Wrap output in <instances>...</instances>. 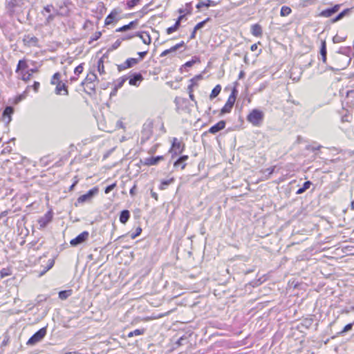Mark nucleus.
I'll use <instances>...</instances> for the list:
<instances>
[{"instance_id":"58836bf2","label":"nucleus","mask_w":354,"mask_h":354,"mask_svg":"<svg viewBox=\"0 0 354 354\" xmlns=\"http://www.w3.org/2000/svg\"><path fill=\"white\" fill-rule=\"evenodd\" d=\"M60 76H61V75H60V73H55L53 75V77H52V78H51L50 84H57L59 82H61V81L59 80V79H60Z\"/></svg>"},{"instance_id":"69168bd1","label":"nucleus","mask_w":354,"mask_h":354,"mask_svg":"<svg viewBox=\"0 0 354 354\" xmlns=\"http://www.w3.org/2000/svg\"><path fill=\"white\" fill-rule=\"evenodd\" d=\"M333 41L334 42H339V41H341V40L337 36H335L333 37Z\"/></svg>"},{"instance_id":"4468645a","label":"nucleus","mask_w":354,"mask_h":354,"mask_svg":"<svg viewBox=\"0 0 354 354\" xmlns=\"http://www.w3.org/2000/svg\"><path fill=\"white\" fill-rule=\"evenodd\" d=\"M56 88H55V93L57 95H62V92L64 91V93L63 95H68V92L67 90V86L64 83H62L61 82H59L57 84H56Z\"/></svg>"},{"instance_id":"72a5a7b5","label":"nucleus","mask_w":354,"mask_h":354,"mask_svg":"<svg viewBox=\"0 0 354 354\" xmlns=\"http://www.w3.org/2000/svg\"><path fill=\"white\" fill-rule=\"evenodd\" d=\"M174 181V178H171L170 179L162 180L160 185V189H162V190L165 189Z\"/></svg>"},{"instance_id":"412c9836","label":"nucleus","mask_w":354,"mask_h":354,"mask_svg":"<svg viewBox=\"0 0 354 354\" xmlns=\"http://www.w3.org/2000/svg\"><path fill=\"white\" fill-rule=\"evenodd\" d=\"M130 218V212L127 209L122 210L120 215V221L122 224H125Z\"/></svg>"},{"instance_id":"79ce46f5","label":"nucleus","mask_w":354,"mask_h":354,"mask_svg":"<svg viewBox=\"0 0 354 354\" xmlns=\"http://www.w3.org/2000/svg\"><path fill=\"white\" fill-rule=\"evenodd\" d=\"M140 0H131V1H129L127 3V6L128 8L131 9L133 7H135L140 2Z\"/></svg>"},{"instance_id":"13d9d810","label":"nucleus","mask_w":354,"mask_h":354,"mask_svg":"<svg viewBox=\"0 0 354 354\" xmlns=\"http://www.w3.org/2000/svg\"><path fill=\"white\" fill-rule=\"evenodd\" d=\"M147 7H148V5H146L145 6L142 10H140V12L142 14V15H145L147 12Z\"/></svg>"},{"instance_id":"f8f14e48","label":"nucleus","mask_w":354,"mask_h":354,"mask_svg":"<svg viewBox=\"0 0 354 354\" xmlns=\"http://www.w3.org/2000/svg\"><path fill=\"white\" fill-rule=\"evenodd\" d=\"M184 150V145H182L180 142L178 140L177 138H174L172 142V149L171 151H174L175 154H179L182 153Z\"/></svg>"},{"instance_id":"a19ab883","label":"nucleus","mask_w":354,"mask_h":354,"mask_svg":"<svg viewBox=\"0 0 354 354\" xmlns=\"http://www.w3.org/2000/svg\"><path fill=\"white\" fill-rule=\"evenodd\" d=\"M209 20V18H207L206 19L203 20V21H201L199 23H198L195 27L194 28V30H200L202 28L204 27L205 24Z\"/></svg>"},{"instance_id":"774afa93","label":"nucleus","mask_w":354,"mask_h":354,"mask_svg":"<svg viewBox=\"0 0 354 354\" xmlns=\"http://www.w3.org/2000/svg\"><path fill=\"white\" fill-rule=\"evenodd\" d=\"M135 35H128L124 38H122L123 40H127V39H130L131 38H133Z\"/></svg>"},{"instance_id":"4d7b16f0","label":"nucleus","mask_w":354,"mask_h":354,"mask_svg":"<svg viewBox=\"0 0 354 354\" xmlns=\"http://www.w3.org/2000/svg\"><path fill=\"white\" fill-rule=\"evenodd\" d=\"M154 160H156V165L159 162V161L163 160V156H158L156 157H153Z\"/></svg>"},{"instance_id":"603ef678","label":"nucleus","mask_w":354,"mask_h":354,"mask_svg":"<svg viewBox=\"0 0 354 354\" xmlns=\"http://www.w3.org/2000/svg\"><path fill=\"white\" fill-rule=\"evenodd\" d=\"M32 86L35 92H37L40 86V84L38 82H35Z\"/></svg>"},{"instance_id":"680f3d73","label":"nucleus","mask_w":354,"mask_h":354,"mask_svg":"<svg viewBox=\"0 0 354 354\" xmlns=\"http://www.w3.org/2000/svg\"><path fill=\"white\" fill-rule=\"evenodd\" d=\"M196 31L197 30H194V29L193 30V31H192V32L191 33V35H190V39H194L196 37Z\"/></svg>"},{"instance_id":"6e6552de","label":"nucleus","mask_w":354,"mask_h":354,"mask_svg":"<svg viewBox=\"0 0 354 354\" xmlns=\"http://www.w3.org/2000/svg\"><path fill=\"white\" fill-rule=\"evenodd\" d=\"M97 192L98 189L96 187L90 189L86 194L80 196L77 198V203H83L84 202L90 201L93 197V196L97 193Z\"/></svg>"},{"instance_id":"1a4fd4ad","label":"nucleus","mask_w":354,"mask_h":354,"mask_svg":"<svg viewBox=\"0 0 354 354\" xmlns=\"http://www.w3.org/2000/svg\"><path fill=\"white\" fill-rule=\"evenodd\" d=\"M340 6H341L339 4H336L332 8L324 10L320 12L319 16L326 17V18L330 17L335 13H336L339 11Z\"/></svg>"},{"instance_id":"864d4df0","label":"nucleus","mask_w":354,"mask_h":354,"mask_svg":"<svg viewBox=\"0 0 354 354\" xmlns=\"http://www.w3.org/2000/svg\"><path fill=\"white\" fill-rule=\"evenodd\" d=\"M74 182L71 185V186L70 187V190H73L74 187L76 185V184L78 183V179H77V176H75L74 177Z\"/></svg>"},{"instance_id":"f03ea898","label":"nucleus","mask_w":354,"mask_h":354,"mask_svg":"<svg viewBox=\"0 0 354 354\" xmlns=\"http://www.w3.org/2000/svg\"><path fill=\"white\" fill-rule=\"evenodd\" d=\"M41 14L45 17L44 26L49 25L55 17L59 15V11L52 4L46 6L41 11Z\"/></svg>"},{"instance_id":"2eb2a0df","label":"nucleus","mask_w":354,"mask_h":354,"mask_svg":"<svg viewBox=\"0 0 354 354\" xmlns=\"http://www.w3.org/2000/svg\"><path fill=\"white\" fill-rule=\"evenodd\" d=\"M184 42L181 41L179 44H177L176 45L172 46L169 49L164 50L161 54L160 57H165L168 55L170 53H175L178 49H179L180 47H183L184 46Z\"/></svg>"},{"instance_id":"f704fd0d","label":"nucleus","mask_w":354,"mask_h":354,"mask_svg":"<svg viewBox=\"0 0 354 354\" xmlns=\"http://www.w3.org/2000/svg\"><path fill=\"white\" fill-rule=\"evenodd\" d=\"M126 65L129 68L135 66L139 62V59L137 58H129L126 61Z\"/></svg>"},{"instance_id":"393cba45","label":"nucleus","mask_w":354,"mask_h":354,"mask_svg":"<svg viewBox=\"0 0 354 354\" xmlns=\"http://www.w3.org/2000/svg\"><path fill=\"white\" fill-rule=\"evenodd\" d=\"M72 294H73V290L71 289L62 290V291L59 292V298L62 300H65L67 298H68L70 296H71Z\"/></svg>"},{"instance_id":"2f4dec72","label":"nucleus","mask_w":354,"mask_h":354,"mask_svg":"<svg viewBox=\"0 0 354 354\" xmlns=\"http://www.w3.org/2000/svg\"><path fill=\"white\" fill-rule=\"evenodd\" d=\"M145 333V328L136 329L133 331H131V332L129 333L128 337H132L133 336L142 335Z\"/></svg>"},{"instance_id":"4be33fe9","label":"nucleus","mask_w":354,"mask_h":354,"mask_svg":"<svg viewBox=\"0 0 354 354\" xmlns=\"http://www.w3.org/2000/svg\"><path fill=\"white\" fill-rule=\"evenodd\" d=\"M138 24V21L135 20L133 21H131L129 24L124 25L116 30V32H124L127 30H129L130 29H132L134 28V26Z\"/></svg>"},{"instance_id":"473e14b6","label":"nucleus","mask_w":354,"mask_h":354,"mask_svg":"<svg viewBox=\"0 0 354 354\" xmlns=\"http://www.w3.org/2000/svg\"><path fill=\"white\" fill-rule=\"evenodd\" d=\"M292 12V10L290 7L283 6L281 8L280 15L281 17L288 16Z\"/></svg>"},{"instance_id":"338daca9","label":"nucleus","mask_w":354,"mask_h":354,"mask_svg":"<svg viewBox=\"0 0 354 354\" xmlns=\"http://www.w3.org/2000/svg\"><path fill=\"white\" fill-rule=\"evenodd\" d=\"M189 98L192 101H194L195 100V98H194V95H193L192 93H189Z\"/></svg>"},{"instance_id":"cd10ccee","label":"nucleus","mask_w":354,"mask_h":354,"mask_svg":"<svg viewBox=\"0 0 354 354\" xmlns=\"http://www.w3.org/2000/svg\"><path fill=\"white\" fill-rule=\"evenodd\" d=\"M311 182L308 180V181H306L304 182V183L303 184L302 187H300L297 192H296V194H303L304 192H305L308 189L310 188V185H311Z\"/></svg>"},{"instance_id":"49530a36","label":"nucleus","mask_w":354,"mask_h":354,"mask_svg":"<svg viewBox=\"0 0 354 354\" xmlns=\"http://www.w3.org/2000/svg\"><path fill=\"white\" fill-rule=\"evenodd\" d=\"M352 327H353V324H346L344 326V328H343V330L341 331V333H346V332H348V331L351 330L352 329Z\"/></svg>"},{"instance_id":"b1692460","label":"nucleus","mask_w":354,"mask_h":354,"mask_svg":"<svg viewBox=\"0 0 354 354\" xmlns=\"http://www.w3.org/2000/svg\"><path fill=\"white\" fill-rule=\"evenodd\" d=\"M320 54H321L322 59L323 62L326 63V62L327 50H326V44L325 41H322V45H321V48H320Z\"/></svg>"},{"instance_id":"0e129e2a","label":"nucleus","mask_w":354,"mask_h":354,"mask_svg":"<svg viewBox=\"0 0 354 354\" xmlns=\"http://www.w3.org/2000/svg\"><path fill=\"white\" fill-rule=\"evenodd\" d=\"M101 36L100 32H95V37L93 39V40H97Z\"/></svg>"},{"instance_id":"9b49d317","label":"nucleus","mask_w":354,"mask_h":354,"mask_svg":"<svg viewBox=\"0 0 354 354\" xmlns=\"http://www.w3.org/2000/svg\"><path fill=\"white\" fill-rule=\"evenodd\" d=\"M53 215L50 212H48L44 216L38 220L40 227H45L52 220Z\"/></svg>"},{"instance_id":"6ab92c4d","label":"nucleus","mask_w":354,"mask_h":354,"mask_svg":"<svg viewBox=\"0 0 354 354\" xmlns=\"http://www.w3.org/2000/svg\"><path fill=\"white\" fill-rule=\"evenodd\" d=\"M251 33L255 37H261L263 34L261 26L258 24L252 25L251 26Z\"/></svg>"},{"instance_id":"5fc2aeb1","label":"nucleus","mask_w":354,"mask_h":354,"mask_svg":"<svg viewBox=\"0 0 354 354\" xmlns=\"http://www.w3.org/2000/svg\"><path fill=\"white\" fill-rule=\"evenodd\" d=\"M147 51L139 52V53H138V55L140 56V59H139V61H140V60H141V59H142L145 57V55H147Z\"/></svg>"},{"instance_id":"4c0bfd02","label":"nucleus","mask_w":354,"mask_h":354,"mask_svg":"<svg viewBox=\"0 0 354 354\" xmlns=\"http://www.w3.org/2000/svg\"><path fill=\"white\" fill-rule=\"evenodd\" d=\"M97 71L101 75L105 73L104 62L102 58L100 59L97 62Z\"/></svg>"},{"instance_id":"052dcab7","label":"nucleus","mask_w":354,"mask_h":354,"mask_svg":"<svg viewBox=\"0 0 354 354\" xmlns=\"http://www.w3.org/2000/svg\"><path fill=\"white\" fill-rule=\"evenodd\" d=\"M135 190H136V185H134L131 189H130V194L131 196H134L135 195Z\"/></svg>"},{"instance_id":"37998d69","label":"nucleus","mask_w":354,"mask_h":354,"mask_svg":"<svg viewBox=\"0 0 354 354\" xmlns=\"http://www.w3.org/2000/svg\"><path fill=\"white\" fill-rule=\"evenodd\" d=\"M83 64H81L80 65H78L74 70V73L77 75H80L82 73L83 71Z\"/></svg>"},{"instance_id":"39448f33","label":"nucleus","mask_w":354,"mask_h":354,"mask_svg":"<svg viewBox=\"0 0 354 354\" xmlns=\"http://www.w3.org/2000/svg\"><path fill=\"white\" fill-rule=\"evenodd\" d=\"M235 91H236V90L234 89L232 91V93L230 94V95L229 96L227 101L226 102L225 104L221 110V115L228 113L231 111V110L234 104V102L236 101V95L234 93Z\"/></svg>"},{"instance_id":"bb28decb","label":"nucleus","mask_w":354,"mask_h":354,"mask_svg":"<svg viewBox=\"0 0 354 354\" xmlns=\"http://www.w3.org/2000/svg\"><path fill=\"white\" fill-rule=\"evenodd\" d=\"M350 12V9H345L341 12H339L335 18H333L331 21L332 23H335L342 19H343L347 13Z\"/></svg>"},{"instance_id":"6e6d98bb","label":"nucleus","mask_w":354,"mask_h":354,"mask_svg":"<svg viewBox=\"0 0 354 354\" xmlns=\"http://www.w3.org/2000/svg\"><path fill=\"white\" fill-rule=\"evenodd\" d=\"M353 95H354V91H349L347 92V96H346V99L348 100L347 103H348V99L351 97H353Z\"/></svg>"},{"instance_id":"9d476101","label":"nucleus","mask_w":354,"mask_h":354,"mask_svg":"<svg viewBox=\"0 0 354 354\" xmlns=\"http://www.w3.org/2000/svg\"><path fill=\"white\" fill-rule=\"evenodd\" d=\"M143 80V77L140 73H133L129 78V84L131 86H138Z\"/></svg>"},{"instance_id":"a211bd4d","label":"nucleus","mask_w":354,"mask_h":354,"mask_svg":"<svg viewBox=\"0 0 354 354\" xmlns=\"http://www.w3.org/2000/svg\"><path fill=\"white\" fill-rule=\"evenodd\" d=\"M14 110L12 106H7L4 109L3 112V118L6 122H10L11 121V115L13 113Z\"/></svg>"},{"instance_id":"c85d7f7f","label":"nucleus","mask_w":354,"mask_h":354,"mask_svg":"<svg viewBox=\"0 0 354 354\" xmlns=\"http://www.w3.org/2000/svg\"><path fill=\"white\" fill-rule=\"evenodd\" d=\"M28 68V64L25 59H21L19 61L17 68H16V73H18L21 70H24Z\"/></svg>"},{"instance_id":"e433bc0d","label":"nucleus","mask_w":354,"mask_h":354,"mask_svg":"<svg viewBox=\"0 0 354 354\" xmlns=\"http://www.w3.org/2000/svg\"><path fill=\"white\" fill-rule=\"evenodd\" d=\"M179 26H180L179 20H177L173 26L169 27L167 29V33L168 35L173 33L174 32L176 31L178 29Z\"/></svg>"},{"instance_id":"8fccbe9b","label":"nucleus","mask_w":354,"mask_h":354,"mask_svg":"<svg viewBox=\"0 0 354 354\" xmlns=\"http://www.w3.org/2000/svg\"><path fill=\"white\" fill-rule=\"evenodd\" d=\"M121 44V41L120 39L116 40L112 45V49L118 48Z\"/></svg>"},{"instance_id":"f3484780","label":"nucleus","mask_w":354,"mask_h":354,"mask_svg":"<svg viewBox=\"0 0 354 354\" xmlns=\"http://www.w3.org/2000/svg\"><path fill=\"white\" fill-rule=\"evenodd\" d=\"M136 36L140 37L144 44L147 45L151 44V37L147 32H137Z\"/></svg>"},{"instance_id":"dca6fc26","label":"nucleus","mask_w":354,"mask_h":354,"mask_svg":"<svg viewBox=\"0 0 354 354\" xmlns=\"http://www.w3.org/2000/svg\"><path fill=\"white\" fill-rule=\"evenodd\" d=\"M188 159V156L183 155L180 156L177 160L174 162V166L175 167H180L182 169H185L186 166V161Z\"/></svg>"},{"instance_id":"ddd939ff","label":"nucleus","mask_w":354,"mask_h":354,"mask_svg":"<svg viewBox=\"0 0 354 354\" xmlns=\"http://www.w3.org/2000/svg\"><path fill=\"white\" fill-rule=\"evenodd\" d=\"M225 122L224 120H221L217 122L216 124L212 126L209 129V132L212 134H215L217 132L223 130L225 127Z\"/></svg>"},{"instance_id":"aec40b11","label":"nucleus","mask_w":354,"mask_h":354,"mask_svg":"<svg viewBox=\"0 0 354 354\" xmlns=\"http://www.w3.org/2000/svg\"><path fill=\"white\" fill-rule=\"evenodd\" d=\"M217 5V3L212 1V0H206L205 1H199L198 4L196 5V8L201 9L202 7H206L209 8L210 6H216Z\"/></svg>"},{"instance_id":"7ed1b4c3","label":"nucleus","mask_w":354,"mask_h":354,"mask_svg":"<svg viewBox=\"0 0 354 354\" xmlns=\"http://www.w3.org/2000/svg\"><path fill=\"white\" fill-rule=\"evenodd\" d=\"M24 6V0H9L7 2V9L10 14L21 12Z\"/></svg>"},{"instance_id":"0eeeda50","label":"nucleus","mask_w":354,"mask_h":354,"mask_svg":"<svg viewBox=\"0 0 354 354\" xmlns=\"http://www.w3.org/2000/svg\"><path fill=\"white\" fill-rule=\"evenodd\" d=\"M122 12L121 9L115 8L113 9L110 14L106 17L104 24L106 26L110 25L113 24L115 21L117 20L118 16Z\"/></svg>"},{"instance_id":"c03bdc74","label":"nucleus","mask_w":354,"mask_h":354,"mask_svg":"<svg viewBox=\"0 0 354 354\" xmlns=\"http://www.w3.org/2000/svg\"><path fill=\"white\" fill-rule=\"evenodd\" d=\"M28 42L30 44L36 45L37 43L38 42V39L36 37H28Z\"/></svg>"},{"instance_id":"ea45409f","label":"nucleus","mask_w":354,"mask_h":354,"mask_svg":"<svg viewBox=\"0 0 354 354\" xmlns=\"http://www.w3.org/2000/svg\"><path fill=\"white\" fill-rule=\"evenodd\" d=\"M55 261L54 259H49L48 261L47 266L45 268V269L41 272L40 275H43L44 273H46L48 270H49L50 268H52L54 266Z\"/></svg>"},{"instance_id":"09e8293b","label":"nucleus","mask_w":354,"mask_h":354,"mask_svg":"<svg viewBox=\"0 0 354 354\" xmlns=\"http://www.w3.org/2000/svg\"><path fill=\"white\" fill-rule=\"evenodd\" d=\"M141 232H142V229L140 227H138L136 229V232L131 235V238L135 239L136 237H137L138 236H139Z\"/></svg>"},{"instance_id":"bf43d9fd","label":"nucleus","mask_w":354,"mask_h":354,"mask_svg":"<svg viewBox=\"0 0 354 354\" xmlns=\"http://www.w3.org/2000/svg\"><path fill=\"white\" fill-rule=\"evenodd\" d=\"M151 197L153 198L155 200H156V201L158 200V194L156 192L151 191Z\"/></svg>"},{"instance_id":"c756f323","label":"nucleus","mask_w":354,"mask_h":354,"mask_svg":"<svg viewBox=\"0 0 354 354\" xmlns=\"http://www.w3.org/2000/svg\"><path fill=\"white\" fill-rule=\"evenodd\" d=\"M127 80V77H122L119 78L116 81V83L115 84V91H118V90L123 86L124 83L126 82Z\"/></svg>"},{"instance_id":"20e7f679","label":"nucleus","mask_w":354,"mask_h":354,"mask_svg":"<svg viewBox=\"0 0 354 354\" xmlns=\"http://www.w3.org/2000/svg\"><path fill=\"white\" fill-rule=\"evenodd\" d=\"M46 327L41 328L30 337V339L27 342V344L32 346L41 342L46 336Z\"/></svg>"},{"instance_id":"a18cd8bd","label":"nucleus","mask_w":354,"mask_h":354,"mask_svg":"<svg viewBox=\"0 0 354 354\" xmlns=\"http://www.w3.org/2000/svg\"><path fill=\"white\" fill-rule=\"evenodd\" d=\"M115 187V183H113L111 185H108L104 190L105 194H109L111 192Z\"/></svg>"},{"instance_id":"7c9ffc66","label":"nucleus","mask_w":354,"mask_h":354,"mask_svg":"<svg viewBox=\"0 0 354 354\" xmlns=\"http://www.w3.org/2000/svg\"><path fill=\"white\" fill-rule=\"evenodd\" d=\"M141 162L144 165H147V166L156 165V160H154L153 157L146 158L144 160H142Z\"/></svg>"},{"instance_id":"423d86ee","label":"nucleus","mask_w":354,"mask_h":354,"mask_svg":"<svg viewBox=\"0 0 354 354\" xmlns=\"http://www.w3.org/2000/svg\"><path fill=\"white\" fill-rule=\"evenodd\" d=\"M88 237L89 233L87 231H84L78 236H77L75 239H72L70 241V243L72 246L75 247L86 241Z\"/></svg>"},{"instance_id":"de8ad7c7","label":"nucleus","mask_w":354,"mask_h":354,"mask_svg":"<svg viewBox=\"0 0 354 354\" xmlns=\"http://www.w3.org/2000/svg\"><path fill=\"white\" fill-rule=\"evenodd\" d=\"M127 68H129L127 66L125 62L123 64L118 65V70L120 72L122 71H124L125 69H127Z\"/></svg>"},{"instance_id":"f257e3e1","label":"nucleus","mask_w":354,"mask_h":354,"mask_svg":"<svg viewBox=\"0 0 354 354\" xmlns=\"http://www.w3.org/2000/svg\"><path fill=\"white\" fill-rule=\"evenodd\" d=\"M264 120V113L257 109H252L247 116V120L254 127H260Z\"/></svg>"},{"instance_id":"5701e85b","label":"nucleus","mask_w":354,"mask_h":354,"mask_svg":"<svg viewBox=\"0 0 354 354\" xmlns=\"http://www.w3.org/2000/svg\"><path fill=\"white\" fill-rule=\"evenodd\" d=\"M37 71V69L36 68H32L27 73L21 72V80L26 82H28L32 77V73H35Z\"/></svg>"},{"instance_id":"a878e982","label":"nucleus","mask_w":354,"mask_h":354,"mask_svg":"<svg viewBox=\"0 0 354 354\" xmlns=\"http://www.w3.org/2000/svg\"><path fill=\"white\" fill-rule=\"evenodd\" d=\"M221 85L218 84L216 85L212 91L211 93H210V95H209V99L210 100H213L214 99L215 97H216L218 94L221 93Z\"/></svg>"},{"instance_id":"c9c22d12","label":"nucleus","mask_w":354,"mask_h":354,"mask_svg":"<svg viewBox=\"0 0 354 354\" xmlns=\"http://www.w3.org/2000/svg\"><path fill=\"white\" fill-rule=\"evenodd\" d=\"M96 80H97V77L96 74L94 73H90L89 74H88L85 79V81L87 83H93Z\"/></svg>"},{"instance_id":"e2e57ef3","label":"nucleus","mask_w":354,"mask_h":354,"mask_svg":"<svg viewBox=\"0 0 354 354\" xmlns=\"http://www.w3.org/2000/svg\"><path fill=\"white\" fill-rule=\"evenodd\" d=\"M257 49V45L256 44H252L251 46H250V50L252 51H255Z\"/></svg>"},{"instance_id":"3c124183","label":"nucleus","mask_w":354,"mask_h":354,"mask_svg":"<svg viewBox=\"0 0 354 354\" xmlns=\"http://www.w3.org/2000/svg\"><path fill=\"white\" fill-rule=\"evenodd\" d=\"M320 148H321V146H320V145H318V146H308V147H306V149H307L308 150H311V151H316V150H318V149H319Z\"/></svg>"}]
</instances>
